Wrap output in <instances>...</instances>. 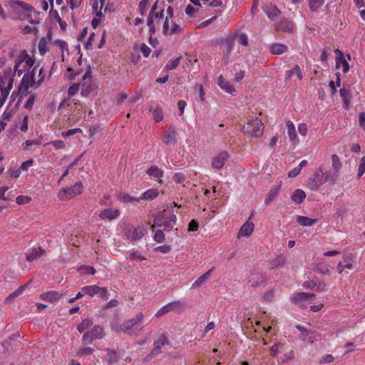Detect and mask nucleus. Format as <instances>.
I'll return each mask as SVG.
<instances>
[{"label": "nucleus", "mask_w": 365, "mask_h": 365, "mask_svg": "<svg viewBox=\"0 0 365 365\" xmlns=\"http://www.w3.org/2000/svg\"><path fill=\"white\" fill-rule=\"evenodd\" d=\"M38 68V65L36 66L31 72H29L24 75L20 84L18 87V94L20 95L19 98L18 99L16 103V109L19 108V106L22 101V98L29 94V88L34 86H36L35 81V73L36 70Z\"/></svg>", "instance_id": "obj_1"}, {"label": "nucleus", "mask_w": 365, "mask_h": 365, "mask_svg": "<svg viewBox=\"0 0 365 365\" xmlns=\"http://www.w3.org/2000/svg\"><path fill=\"white\" fill-rule=\"evenodd\" d=\"M176 215L172 214L168 217L165 212V209L159 212L153 220L154 223L159 227H163L165 232L171 231L176 224Z\"/></svg>", "instance_id": "obj_2"}, {"label": "nucleus", "mask_w": 365, "mask_h": 365, "mask_svg": "<svg viewBox=\"0 0 365 365\" xmlns=\"http://www.w3.org/2000/svg\"><path fill=\"white\" fill-rule=\"evenodd\" d=\"M34 62V59L29 56L27 51L23 50L16 61L14 71L18 72L19 76H21L28 68L31 67Z\"/></svg>", "instance_id": "obj_3"}, {"label": "nucleus", "mask_w": 365, "mask_h": 365, "mask_svg": "<svg viewBox=\"0 0 365 365\" xmlns=\"http://www.w3.org/2000/svg\"><path fill=\"white\" fill-rule=\"evenodd\" d=\"M263 123L258 118H255V119L247 122L242 127V132L245 134H249L252 137H259L263 134Z\"/></svg>", "instance_id": "obj_4"}, {"label": "nucleus", "mask_w": 365, "mask_h": 365, "mask_svg": "<svg viewBox=\"0 0 365 365\" xmlns=\"http://www.w3.org/2000/svg\"><path fill=\"white\" fill-rule=\"evenodd\" d=\"M83 191V184L81 182H77L72 187L63 188L58 192V197L61 200H67L79 195Z\"/></svg>", "instance_id": "obj_5"}, {"label": "nucleus", "mask_w": 365, "mask_h": 365, "mask_svg": "<svg viewBox=\"0 0 365 365\" xmlns=\"http://www.w3.org/2000/svg\"><path fill=\"white\" fill-rule=\"evenodd\" d=\"M324 178V172L321 168H319L309 179L307 187L312 191L318 190L321 185L327 182V179Z\"/></svg>", "instance_id": "obj_6"}, {"label": "nucleus", "mask_w": 365, "mask_h": 365, "mask_svg": "<svg viewBox=\"0 0 365 365\" xmlns=\"http://www.w3.org/2000/svg\"><path fill=\"white\" fill-rule=\"evenodd\" d=\"M83 83L81 85V94L84 96H88L95 91L96 87L91 83V69L89 66L83 76Z\"/></svg>", "instance_id": "obj_7"}, {"label": "nucleus", "mask_w": 365, "mask_h": 365, "mask_svg": "<svg viewBox=\"0 0 365 365\" xmlns=\"http://www.w3.org/2000/svg\"><path fill=\"white\" fill-rule=\"evenodd\" d=\"M265 282L266 277L264 274L255 271L251 272L248 279V283L250 284L252 287L264 286Z\"/></svg>", "instance_id": "obj_8"}, {"label": "nucleus", "mask_w": 365, "mask_h": 365, "mask_svg": "<svg viewBox=\"0 0 365 365\" xmlns=\"http://www.w3.org/2000/svg\"><path fill=\"white\" fill-rule=\"evenodd\" d=\"M165 345H170V341H169L166 334L163 333L160 334L156 340L154 341V346L152 349V354L158 355L160 354L162 352V347Z\"/></svg>", "instance_id": "obj_9"}, {"label": "nucleus", "mask_w": 365, "mask_h": 365, "mask_svg": "<svg viewBox=\"0 0 365 365\" xmlns=\"http://www.w3.org/2000/svg\"><path fill=\"white\" fill-rule=\"evenodd\" d=\"M143 319V314L142 312H139L137 314L135 318L128 319L120 325V330L124 333H129V331L132 329L136 324L139 322H141Z\"/></svg>", "instance_id": "obj_10"}, {"label": "nucleus", "mask_w": 365, "mask_h": 365, "mask_svg": "<svg viewBox=\"0 0 365 365\" xmlns=\"http://www.w3.org/2000/svg\"><path fill=\"white\" fill-rule=\"evenodd\" d=\"M229 154L227 151H222L215 156L212 162V166L215 169H221L225 161L228 159Z\"/></svg>", "instance_id": "obj_11"}, {"label": "nucleus", "mask_w": 365, "mask_h": 365, "mask_svg": "<svg viewBox=\"0 0 365 365\" xmlns=\"http://www.w3.org/2000/svg\"><path fill=\"white\" fill-rule=\"evenodd\" d=\"M120 215V211L118 210H116V209H113V208H106V209H104L103 210L100 214H99V217L101 219V220H113L114 219H116L119 217Z\"/></svg>", "instance_id": "obj_12"}, {"label": "nucleus", "mask_w": 365, "mask_h": 365, "mask_svg": "<svg viewBox=\"0 0 365 365\" xmlns=\"http://www.w3.org/2000/svg\"><path fill=\"white\" fill-rule=\"evenodd\" d=\"M217 84L225 92L235 96L236 93V89L235 87L230 83L227 81L225 79V78L221 75L218 77Z\"/></svg>", "instance_id": "obj_13"}, {"label": "nucleus", "mask_w": 365, "mask_h": 365, "mask_svg": "<svg viewBox=\"0 0 365 365\" xmlns=\"http://www.w3.org/2000/svg\"><path fill=\"white\" fill-rule=\"evenodd\" d=\"M315 295L314 294L307 292H298L295 294L292 298V301L294 303H299L302 302H307L314 298Z\"/></svg>", "instance_id": "obj_14"}, {"label": "nucleus", "mask_w": 365, "mask_h": 365, "mask_svg": "<svg viewBox=\"0 0 365 365\" xmlns=\"http://www.w3.org/2000/svg\"><path fill=\"white\" fill-rule=\"evenodd\" d=\"M176 131L174 128L170 127L167 130L163 141L166 145H174L176 143Z\"/></svg>", "instance_id": "obj_15"}, {"label": "nucleus", "mask_w": 365, "mask_h": 365, "mask_svg": "<svg viewBox=\"0 0 365 365\" xmlns=\"http://www.w3.org/2000/svg\"><path fill=\"white\" fill-rule=\"evenodd\" d=\"M44 250L41 247L32 248L26 255V259L29 262H33L35 259L39 258L43 254Z\"/></svg>", "instance_id": "obj_16"}, {"label": "nucleus", "mask_w": 365, "mask_h": 365, "mask_svg": "<svg viewBox=\"0 0 365 365\" xmlns=\"http://www.w3.org/2000/svg\"><path fill=\"white\" fill-rule=\"evenodd\" d=\"M335 52H339V56L336 58V67L338 68L341 65L343 68V72L346 73L349 70V64L344 58L343 53L339 50L336 49Z\"/></svg>", "instance_id": "obj_17"}, {"label": "nucleus", "mask_w": 365, "mask_h": 365, "mask_svg": "<svg viewBox=\"0 0 365 365\" xmlns=\"http://www.w3.org/2000/svg\"><path fill=\"white\" fill-rule=\"evenodd\" d=\"M281 186H282V182L280 181L279 184L277 186L272 187L269 190V192L267 195V197L264 200V204L266 205H269L273 200H274L276 199V197L278 195L279 192L281 189Z\"/></svg>", "instance_id": "obj_18"}, {"label": "nucleus", "mask_w": 365, "mask_h": 365, "mask_svg": "<svg viewBox=\"0 0 365 365\" xmlns=\"http://www.w3.org/2000/svg\"><path fill=\"white\" fill-rule=\"evenodd\" d=\"M62 294H60L56 291H50L41 294V298L44 301L54 302L58 300L62 297Z\"/></svg>", "instance_id": "obj_19"}, {"label": "nucleus", "mask_w": 365, "mask_h": 365, "mask_svg": "<svg viewBox=\"0 0 365 365\" xmlns=\"http://www.w3.org/2000/svg\"><path fill=\"white\" fill-rule=\"evenodd\" d=\"M254 230V223L247 220L240 228L239 235L250 237Z\"/></svg>", "instance_id": "obj_20"}, {"label": "nucleus", "mask_w": 365, "mask_h": 365, "mask_svg": "<svg viewBox=\"0 0 365 365\" xmlns=\"http://www.w3.org/2000/svg\"><path fill=\"white\" fill-rule=\"evenodd\" d=\"M167 305L170 312L175 311L180 312L186 307V303L184 301L178 300L171 302L167 304Z\"/></svg>", "instance_id": "obj_21"}, {"label": "nucleus", "mask_w": 365, "mask_h": 365, "mask_svg": "<svg viewBox=\"0 0 365 365\" xmlns=\"http://www.w3.org/2000/svg\"><path fill=\"white\" fill-rule=\"evenodd\" d=\"M294 24L287 20V19H282L280 21V22L278 24V29L284 32H292L294 30Z\"/></svg>", "instance_id": "obj_22"}, {"label": "nucleus", "mask_w": 365, "mask_h": 365, "mask_svg": "<svg viewBox=\"0 0 365 365\" xmlns=\"http://www.w3.org/2000/svg\"><path fill=\"white\" fill-rule=\"evenodd\" d=\"M339 94L343 100L344 108L346 109H349L351 97L350 91L344 88H342L339 90Z\"/></svg>", "instance_id": "obj_23"}, {"label": "nucleus", "mask_w": 365, "mask_h": 365, "mask_svg": "<svg viewBox=\"0 0 365 365\" xmlns=\"http://www.w3.org/2000/svg\"><path fill=\"white\" fill-rule=\"evenodd\" d=\"M145 232L146 230L143 226L137 227L136 228L133 229L130 235V240L133 241L140 240L144 236Z\"/></svg>", "instance_id": "obj_24"}, {"label": "nucleus", "mask_w": 365, "mask_h": 365, "mask_svg": "<svg viewBox=\"0 0 365 365\" xmlns=\"http://www.w3.org/2000/svg\"><path fill=\"white\" fill-rule=\"evenodd\" d=\"M295 74L299 80H302L303 78L302 72L300 67L298 65H296L292 69L288 70L285 73V79L286 81L289 80L292 76Z\"/></svg>", "instance_id": "obj_25"}, {"label": "nucleus", "mask_w": 365, "mask_h": 365, "mask_svg": "<svg viewBox=\"0 0 365 365\" xmlns=\"http://www.w3.org/2000/svg\"><path fill=\"white\" fill-rule=\"evenodd\" d=\"M288 47L282 43H274L270 46V52L274 55H280L285 53Z\"/></svg>", "instance_id": "obj_26"}, {"label": "nucleus", "mask_w": 365, "mask_h": 365, "mask_svg": "<svg viewBox=\"0 0 365 365\" xmlns=\"http://www.w3.org/2000/svg\"><path fill=\"white\" fill-rule=\"evenodd\" d=\"M317 219H312L308 217L298 215L297 217V222L304 227H310L314 225Z\"/></svg>", "instance_id": "obj_27"}, {"label": "nucleus", "mask_w": 365, "mask_h": 365, "mask_svg": "<svg viewBox=\"0 0 365 365\" xmlns=\"http://www.w3.org/2000/svg\"><path fill=\"white\" fill-rule=\"evenodd\" d=\"M306 197V193L301 189L296 190L291 196V199L297 204H301Z\"/></svg>", "instance_id": "obj_28"}, {"label": "nucleus", "mask_w": 365, "mask_h": 365, "mask_svg": "<svg viewBox=\"0 0 365 365\" xmlns=\"http://www.w3.org/2000/svg\"><path fill=\"white\" fill-rule=\"evenodd\" d=\"M159 195V192L157 189H149L144 192L140 197V200H153L156 198Z\"/></svg>", "instance_id": "obj_29"}, {"label": "nucleus", "mask_w": 365, "mask_h": 365, "mask_svg": "<svg viewBox=\"0 0 365 365\" xmlns=\"http://www.w3.org/2000/svg\"><path fill=\"white\" fill-rule=\"evenodd\" d=\"M146 173L155 179H160L163 175V172L156 165L150 166L147 170Z\"/></svg>", "instance_id": "obj_30"}, {"label": "nucleus", "mask_w": 365, "mask_h": 365, "mask_svg": "<svg viewBox=\"0 0 365 365\" xmlns=\"http://www.w3.org/2000/svg\"><path fill=\"white\" fill-rule=\"evenodd\" d=\"M100 290L101 287L96 285L86 286L82 288V292L91 297L99 295Z\"/></svg>", "instance_id": "obj_31"}, {"label": "nucleus", "mask_w": 365, "mask_h": 365, "mask_svg": "<svg viewBox=\"0 0 365 365\" xmlns=\"http://www.w3.org/2000/svg\"><path fill=\"white\" fill-rule=\"evenodd\" d=\"M214 267L209 269L207 272L201 275L192 284V289H196L200 287L205 281L207 279V277L210 275L211 272H212Z\"/></svg>", "instance_id": "obj_32"}, {"label": "nucleus", "mask_w": 365, "mask_h": 365, "mask_svg": "<svg viewBox=\"0 0 365 365\" xmlns=\"http://www.w3.org/2000/svg\"><path fill=\"white\" fill-rule=\"evenodd\" d=\"M106 351H107V354H106L107 359H107L108 363L110 365L118 361L119 357L118 356V354L115 350H113L110 349H107Z\"/></svg>", "instance_id": "obj_33"}, {"label": "nucleus", "mask_w": 365, "mask_h": 365, "mask_svg": "<svg viewBox=\"0 0 365 365\" xmlns=\"http://www.w3.org/2000/svg\"><path fill=\"white\" fill-rule=\"evenodd\" d=\"M89 332L95 339H101L104 335L103 328L100 325L95 326Z\"/></svg>", "instance_id": "obj_34"}, {"label": "nucleus", "mask_w": 365, "mask_h": 365, "mask_svg": "<svg viewBox=\"0 0 365 365\" xmlns=\"http://www.w3.org/2000/svg\"><path fill=\"white\" fill-rule=\"evenodd\" d=\"M287 133L291 140H294L297 137V132L293 123L290 120L287 122Z\"/></svg>", "instance_id": "obj_35"}, {"label": "nucleus", "mask_w": 365, "mask_h": 365, "mask_svg": "<svg viewBox=\"0 0 365 365\" xmlns=\"http://www.w3.org/2000/svg\"><path fill=\"white\" fill-rule=\"evenodd\" d=\"M93 324L92 319L87 318L83 320V322L78 325L77 329L80 333H83L84 331L91 327Z\"/></svg>", "instance_id": "obj_36"}, {"label": "nucleus", "mask_w": 365, "mask_h": 365, "mask_svg": "<svg viewBox=\"0 0 365 365\" xmlns=\"http://www.w3.org/2000/svg\"><path fill=\"white\" fill-rule=\"evenodd\" d=\"M222 46L225 48L224 51H225L227 54H230L234 47V40L231 38H227L223 41Z\"/></svg>", "instance_id": "obj_37"}, {"label": "nucleus", "mask_w": 365, "mask_h": 365, "mask_svg": "<svg viewBox=\"0 0 365 365\" xmlns=\"http://www.w3.org/2000/svg\"><path fill=\"white\" fill-rule=\"evenodd\" d=\"M286 257L284 256H278L272 262L271 269H277L284 264Z\"/></svg>", "instance_id": "obj_38"}, {"label": "nucleus", "mask_w": 365, "mask_h": 365, "mask_svg": "<svg viewBox=\"0 0 365 365\" xmlns=\"http://www.w3.org/2000/svg\"><path fill=\"white\" fill-rule=\"evenodd\" d=\"M119 200L125 203H129V202L132 203V202H139L140 199V197L137 198V197L130 196L128 194H122L119 196Z\"/></svg>", "instance_id": "obj_39"}, {"label": "nucleus", "mask_w": 365, "mask_h": 365, "mask_svg": "<svg viewBox=\"0 0 365 365\" xmlns=\"http://www.w3.org/2000/svg\"><path fill=\"white\" fill-rule=\"evenodd\" d=\"M26 287H27V284H24V285L20 287L19 288H18L16 290L13 292L11 294H10L6 297V301H11L14 298L21 295L23 293V292L26 289Z\"/></svg>", "instance_id": "obj_40"}, {"label": "nucleus", "mask_w": 365, "mask_h": 365, "mask_svg": "<svg viewBox=\"0 0 365 365\" xmlns=\"http://www.w3.org/2000/svg\"><path fill=\"white\" fill-rule=\"evenodd\" d=\"M332 159V168L337 173L341 168V163L337 155L334 154L331 155Z\"/></svg>", "instance_id": "obj_41"}, {"label": "nucleus", "mask_w": 365, "mask_h": 365, "mask_svg": "<svg viewBox=\"0 0 365 365\" xmlns=\"http://www.w3.org/2000/svg\"><path fill=\"white\" fill-rule=\"evenodd\" d=\"M309 9L312 11L316 12L318 9L324 3V0H309Z\"/></svg>", "instance_id": "obj_42"}, {"label": "nucleus", "mask_w": 365, "mask_h": 365, "mask_svg": "<svg viewBox=\"0 0 365 365\" xmlns=\"http://www.w3.org/2000/svg\"><path fill=\"white\" fill-rule=\"evenodd\" d=\"M280 14L279 9L274 6H271L267 11V16L271 19H274Z\"/></svg>", "instance_id": "obj_43"}, {"label": "nucleus", "mask_w": 365, "mask_h": 365, "mask_svg": "<svg viewBox=\"0 0 365 365\" xmlns=\"http://www.w3.org/2000/svg\"><path fill=\"white\" fill-rule=\"evenodd\" d=\"M330 266L328 263L321 262L317 266V269L322 274H327L329 273Z\"/></svg>", "instance_id": "obj_44"}, {"label": "nucleus", "mask_w": 365, "mask_h": 365, "mask_svg": "<svg viewBox=\"0 0 365 365\" xmlns=\"http://www.w3.org/2000/svg\"><path fill=\"white\" fill-rule=\"evenodd\" d=\"M48 42L46 41V38H41L38 43V51L41 56H43L48 51L47 47Z\"/></svg>", "instance_id": "obj_45"}, {"label": "nucleus", "mask_w": 365, "mask_h": 365, "mask_svg": "<svg viewBox=\"0 0 365 365\" xmlns=\"http://www.w3.org/2000/svg\"><path fill=\"white\" fill-rule=\"evenodd\" d=\"M153 115L155 121L157 123L162 121L163 119V110L160 108H156L154 109Z\"/></svg>", "instance_id": "obj_46"}, {"label": "nucleus", "mask_w": 365, "mask_h": 365, "mask_svg": "<svg viewBox=\"0 0 365 365\" xmlns=\"http://www.w3.org/2000/svg\"><path fill=\"white\" fill-rule=\"evenodd\" d=\"M180 59H181V57L179 56V57H177L176 58L170 61L166 66H165V68L167 70H174L175 69L179 63H180Z\"/></svg>", "instance_id": "obj_47"}, {"label": "nucleus", "mask_w": 365, "mask_h": 365, "mask_svg": "<svg viewBox=\"0 0 365 365\" xmlns=\"http://www.w3.org/2000/svg\"><path fill=\"white\" fill-rule=\"evenodd\" d=\"M79 271H81L82 273L85 274L94 275L96 273V269H94V267L91 266L81 267Z\"/></svg>", "instance_id": "obj_48"}, {"label": "nucleus", "mask_w": 365, "mask_h": 365, "mask_svg": "<svg viewBox=\"0 0 365 365\" xmlns=\"http://www.w3.org/2000/svg\"><path fill=\"white\" fill-rule=\"evenodd\" d=\"M153 240L158 243H161L165 240V234L163 230H158L154 235Z\"/></svg>", "instance_id": "obj_49"}, {"label": "nucleus", "mask_w": 365, "mask_h": 365, "mask_svg": "<svg viewBox=\"0 0 365 365\" xmlns=\"http://www.w3.org/2000/svg\"><path fill=\"white\" fill-rule=\"evenodd\" d=\"M296 328L301 332V338L304 341L309 334L313 333V331H308L306 328L301 325H297Z\"/></svg>", "instance_id": "obj_50"}, {"label": "nucleus", "mask_w": 365, "mask_h": 365, "mask_svg": "<svg viewBox=\"0 0 365 365\" xmlns=\"http://www.w3.org/2000/svg\"><path fill=\"white\" fill-rule=\"evenodd\" d=\"M31 200V198L26 195H19L16 199V202L18 205H24L29 203Z\"/></svg>", "instance_id": "obj_51"}, {"label": "nucleus", "mask_w": 365, "mask_h": 365, "mask_svg": "<svg viewBox=\"0 0 365 365\" xmlns=\"http://www.w3.org/2000/svg\"><path fill=\"white\" fill-rule=\"evenodd\" d=\"M148 4H149V0H142L139 3V11H140L141 16L145 15Z\"/></svg>", "instance_id": "obj_52"}, {"label": "nucleus", "mask_w": 365, "mask_h": 365, "mask_svg": "<svg viewBox=\"0 0 365 365\" xmlns=\"http://www.w3.org/2000/svg\"><path fill=\"white\" fill-rule=\"evenodd\" d=\"M79 87H80L79 83H73V85H71L68 88V96L71 97V96H73L74 95H76L79 91Z\"/></svg>", "instance_id": "obj_53"}, {"label": "nucleus", "mask_w": 365, "mask_h": 365, "mask_svg": "<svg viewBox=\"0 0 365 365\" xmlns=\"http://www.w3.org/2000/svg\"><path fill=\"white\" fill-rule=\"evenodd\" d=\"M14 3L21 6L24 10L26 11H34V7L24 1H19V0H16L14 1Z\"/></svg>", "instance_id": "obj_54"}, {"label": "nucleus", "mask_w": 365, "mask_h": 365, "mask_svg": "<svg viewBox=\"0 0 365 365\" xmlns=\"http://www.w3.org/2000/svg\"><path fill=\"white\" fill-rule=\"evenodd\" d=\"M365 172V156L362 157L360 160L358 169V178H361Z\"/></svg>", "instance_id": "obj_55"}, {"label": "nucleus", "mask_w": 365, "mask_h": 365, "mask_svg": "<svg viewBox=\"0 0 365 365\" xmlns=\"http://www.w3.org/2000/svg\"><path fill=\"white\" fill-rule=\"evenodd\" d=\"M13 81H14L13 77H11V78H9V83H8V85L6 87L2 88L1 86L0 92H1L2 94H4V92H6V98L8 97L9 92H10L11 89L12 88Z\"/></svg>", "instance_id": "obj_56"}, {"label": "nucleus", "mask_w": 365, "mask_h": 365, "mask_svg": "<svg viewBox=\"0 0 365 365\" xmlns=\"http://www.w3.org/2000/svg\"><path fill=\"white\" fill-rule=\"evenodd\" d=\"M36 99V95L31 94L24 105V108L29 110L32 109Z\"/></svg>", "instance_id": "obj_57"}, {"label": "nucleus", "mask_w": 365, "mask_h": 365, "mask_svg": "<svg viewBox=\"0 0 365 365\" xmlns=\"http://www.w3.org/2000/svg\"><path fill=\"white\" fill-rule=\"evenodd\" d=\"M94 350L91 347H86L80 349L78 352V356H83V355H91L93 353Z\"/></svg>", "instance_id": "obj_58"}, {"label": "nucleus", "mask_w": 365, "mask_h": 365, "mask_svg": "<svg viewBox=\"0 0 365 365\" xmlns=\"http://www.w3.org/2000/svg\"><path fill=\"white\" fill-rule=\"evenodd\" d=\"M129 258L132 260H145L146 258L138 252H133L129 255Z\"/></svg>", "instance_id": "obj_59"}, {"label": "nucleus", "mask_w": 365, "mask_h": 365, "mask_svg": "<svg viewBox=\"0 0 365 365\" xmlns=\"http://www.w3.org/2000/svg\"><path fill=\"white\" fill-rule=\"evenodd\" d=\"M182 29L180 25L177 24H173L172 27L170 29V31L168 32V35H173V34H178L181 32Z\"/></svg>", "instance_id": "obj_60"}, {"label": "nucleus", "mask_w": 365, "mask_h": 365, "mask_svg": "<svg viewBox=\"0 0 365 365\" xmlns=\"http://www.w3.org/2000/svg\"><path fill=\"white\" fill-rule=\"evenodd\" d=\"M54 17L56 19V21L58 22L61 29L63 31H66L67 24L61 19V17L59 16V15L58 14V11H55Z\"/></svg>", "instance_id": "obj_61"}, {"label": "nucleus", "mask_w": 365, "mask_h": 365, "mask_svg": "<svg viewBox=\"0 0 365 365\" xmlns=\"http://www.w3.org/2000/svg\"><path fill=\"white\" fill-rule=\"evenodd\" d=\"M199 227L198 222L196 220H192L188 224V231L194 232L197 230Z\"/></svg>", "instance_id": "obj_62"}, {"label": "nucleus", "mask_w": 365, "mask_h": 365, "mask_svg": "<svg viewBox=\"0 0 365 365\" xmlns=\"http://www.w3.org/2000/svg\"><path fill=\"white\" fill-rule=\"evenodd\" d=\"M95 339L94 338H93V336L91 335L90 332H86L83 335V337H82V341L84 344H91L93 340Z\"/></svg>", "instance_id": "obj_63"}, {"label": "nucleus", "mask_w": 365, "mask_h": 365, "mask_svg": "<svg viewBox=\"0 0 365 365\" xmlns=\"http://www.w3.org/2000/svg\"><path fill=\"white\" fill-rule=\"evenodd\" d=\"M334 358L331 354H326L319 361L320 364H329L334 361Z\"/></svg>", "instance_id": "obj_64"}]
</instances>
